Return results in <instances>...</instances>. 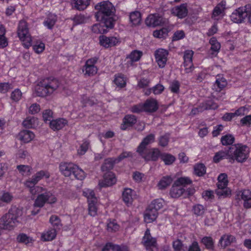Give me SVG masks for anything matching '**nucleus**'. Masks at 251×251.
<instances>
[{
  "label": "nucleus",
  "mask_w": 251,
  "mask_h": 251,
  "mask_svg": "<svg viewBox=\"0 0 251 251\" xmlns=\"http://www.w3.org/2000/svg\"><path fill=\"white\" fill-rule=\"evenodd\" d=\"M22 211L16 206L11 207L8 213L0 218V229L12 230L20 223Z\"/></svg>",
  "instance_id": "obj_1"
},
{
  "label": "nucleus",
  "mask_w": 251,
  "mask_h": 251,
  "mask_svg": "<svg viewBox=\"0 0 251 251\" xmlns=\"http://www.w3.org/2000/svg\"><path fill=\"white\" fill-rule=\"evenodd\" d=\"M60 86L59 81L56 78L48 77L40 81L35 87L37 96L46 97L51 95Z\"/></svg>",
  "instance_id": "obj_2"
},
{
  "label": "nucleus",
  "mask_w": 251,
  "mask_h": 251,
  "mask_svg": "<svg viewBox=\"0 0 251 251\" xmlns=\"http://www.w3.org/2000/svg\"><path fill=\"white\" fill-rule=\"evenodd\" d=\"M30 192L32 195H38L34 201V207L41 208L46 202L53 204L57 201L56 197L45 188L36 186L33 189H31Z\"/></svg>",
  "instance_id": "obj_3"
},
{
  "label": "nucleus",
  "mask_w": 251,
  "mask_h": 251,
  "mask_svg": "<svg viewBox=\"0 0 251 251\" xmlns=\"http://www.w3.org/2000/svg\"><path fill=\"white\" fill-rule=\"evenodd\" d=\"M249 148L246 145L242 144H236L229 147V153L231 160H236L238 162H243L249 157Z\"/></svg>",
  "instance_id": "obj_4"
},
{
  "label": "nucleus",
  "mask_w": 251,
  "mask_h": 251,
  "mask_svg": "<svg viewBox=\"0 0 251 251\" xmlns=\"http://www.w3.org/2000/svg\"><path fill=\"white\" fill-rule=\"evenodd\" d=\"M230 17L231 20L235 23H241L248 17L249 21L251 23V4H247L244 7L236 9Z\"/></svg>",
  "instance_id": "obj_5"
},
{
  "label": "nucleus",
  "mask_w": 251,
  "mask_h": 251,
  "mask_svg": "<svg viewBox=\"0 0 251 251\" xmlns=\"http://www.w3.org/2000/svg\"><path fill=\"white\" fill-rule=\"evenodd\" d=\"M98 10L95 14L97 21H101L105 16H110L113 13V6L108 1H103L95 6Z\"/></svg>",
  "instance_id": "obj_6"
},
{
  "label": "nucleus",
  "mask_w": 251,
  "mask_h": 251,
  "mask_svg": "<svg viewBox=\"0 0 251 251\" xmlns=\"http://www.w3.org/2000/svg\"><path fill=\"white\" fill-rule=\"evenodd\" d=\"M17 33L18 37L25 48H28L31 46V36L29 32L26 22L21 21L19 22Z\"/></svg>",
  "instance_id": "obj_7"
},
{
  "label": "nucleus",
  "mask_w": 251,
  "mask_h": 251,
  "mask_svg": "<svg viewBox=\"0 0 251 251\" xmlns=\"http://www.w3.org/2000/svg\"><path fill=\"white\" fill-rule=\"evenodd\" d=\"M98 60L97 58H92L87 60L85 63L82 71L85 75L91 76L97 74L98 69L95 64Z\"/></svg>",
  "instance_id": "obj_8"
},
{
  "label": "nucleus",
  "mask_w": 251,
  "mask_h": 251,
  "mask_svg": "<svg viewBox=\"0 0 251 251\" xmlns=\"http://www.w3.org/2000/svg\"><path fill=\"white\" fill-rule=\"evenodd\" d=\"M142 242L147 251H153V249L156 247V239L151 237L149 229L145 231Z\"/></svg>",
  "instance_id": "obj_9"
},
{
  "label": "nucleus",
  "mask_w": 251,
  "mask_h": 251,
  "mask_svg": "<svg viewBox=\"0 0 251 251\" xmlns=\"http://www.w3.org/2000/svg\"><path fill=\"white\" fill-rule=\"evenodd\" d=\"M168 53L167 50L163 49H159L155 51V61L160 68H163L165 66Z\"/></svg>",
  "instance_id": "obj_10"
},
{
  "label": "nucleus",
  "mask_w": 251,
  "mask_h": 251,
  "mask_svg": "<svg viewBox=\"0 0 251 251\" xmlns=\"http://www.w3.org/2000/svg\"><path fill=\"white\" fill-rule=\"evenodd\" d=\"M236 199H241L244 201L243 206L245 208H251V191L250 190L245 189L239 191Z\"/></svg>",
  "instance_id": "obj_11"
},
{
  "label": "nucleus",
  "mask_w": 251,
  "mask_h": 251,
  "mask_svg": "<svg viewBox=\"0 0 251 251\" xmlns=\"http://www.w3.org/2000/svg\"><path fill=\"white\" fill-rule=\"evenodd\" d=\"M194 52L192 50H187L184 53V66L185 67V72L186 73H191L194 69L192 62V58Z\"/></svg>",
  "instance_id": "obj_12"
},
{
  "label": "nucleus",
  "mask_w": 251,
  "mask_h": 251,
  "mask_svg": "<svg viewBox=\"0 0 251 251\" xmlns=\"http://www.w3.org/2000/svg\"><path fill=\"white\" fill-rule=\"evenodd\" d=\"M171 12L172 14L179 19L186 17L188 13L187 4L184 3L174 7L171 9Z\"/></svg>",
  "instance_id": "obj_13"
},
{
  "label": "nucleus",
  "mask_w": 251,
  "mask_h": 251,
  "mask_svg": "<svg viewBox=\"0 0 251 251\" xmlns=\"http://www.w3.org/2000/svg\"><path fill=\"white\" fill-rule=\"evenodd\" d=\"M99 39L100 45L106 48L116 46L120 43L119 39L113 36L107 37L101 35L100 36Z\"/></svg>",
  "instance_id": "obj_14"
},
{
  "label": "nucleus",
  "mask_w": 251,
  "mask_h": 251,
  "mask_svg": "<svg viewBox=\"0 0 251 251\" xmlns=\"http://www.w3.org/2000/svg\"><path fill=\"white\" fill-rule=\"evenodd\" d=\"M141 156L146 161H156L161 154L157 149H153L151 151L148 150L143 152H139Z\"/></svg>",
  "instance_id": "obj_15"
},
{
  "label": "nucleus",
  "mask_w": 251,
  "mask_h": 251,
  "mask_svg": "<svg viewBox=\"0 0 251 251\" xmlns=\"http://www.w3.org/2000/svg\"><path fill=\"white\" fill-rule=\"evenodd\" d=\"M146 24L149 26L155 27L163 24L162 17L156 15H150L146 19Z\"/></svg>",
  "instance_id": "obj_16"
},
{
  "label": "nucleus",
  "mask_w": 251,
  "mask_h": 251,
  "mask_svg": "<svg viewBox=\"0 0 251 251\" xmlns=\"http://www.w3.org/2000/svg\"><path fill=\"white\" fill-rule=\"evenodd\" d=\"M116 182V179L114 174L111 172L105 174L103 176V179L99 183L100 187L110 186Z\"/></svg>",
  "instance_id": "obj_17"
},
{
  "label": "nucleus",
  "mask_w": 251,
  "mask_h": 251,
  "mask_svg": "<svg viewBox=\"0 0 251 251\" xmlns=\"http://www.w3.org/2000/svg\"><path fill=\"white\" fill-rule=\"evenodd\" d=\"M136 122L137 119L135 115L131 114L126 115L123 119L121 129L126 130L128 127L132 126Z\"/></svg>",
  "instance_id": "obj_18"
},
{
  "label": "nucleus",
  "mask_w": 251,
  "mask_h": 251,
  "mask_svg": "<svg viewBox=\"0 0 251 251\" xmlns=\"http://www.w3.org/2000/svg\"><path fill=\"white\" fill-rule=\"evenodd\" d=\"M227 85L226 79L223 76L217 75L216 81L213 84V89L215 91L220 92L223 90Z\"/></svg>",
  "instance_id": "obj_19"
},
{
  "label": "nucleus",
  "mask_w": 251,
  "mask_h": 251,
  "mask_svg": "<svg viewBox=\"0 0 251 251\" xmlns=\"http://www.w3.org/2000/svg\"><path fill=\"white\" fill-rule=\"evenodd\" d=\"M155 140V135L153 134H150L144 138L137 149L138 152H143L148 150L146 146L153 142Z\"/></svg>",
  "instance_id": "obj_20"
},
{
  "label": "nucleus",
  "mask_w": 251,
  "mask_h": 251,
  "mask_svg": "<svg viewBox=\"0 0 251 251\" xmlns=\"http://www.w3.org/2000/svg\"><path fill=\"white\" fill-rule=\"evenodd\" d=\"M158 216V212L149 205L144 214V220L147 223L154 221Z\"/></svg>",
  "instance_id": "obj_21"
},
{
  "label": "nucleus",
  "mask_w": 251,
  "mask_h": 251,
  "mask_svg": "<svg viewBox=\"0 0 251 251\" xmlns=\"http://www.w3.org/2000/svg\"><path fill=\"white\" fill-rule=\"evenodd\" d=\"M145 112H153L158 109V103L157 101L153 99H148L143 103Z\"/></svg>",
  "instance_id": "obj_22"
},
{
  "label": "nucleus",
  "mask_w": 251,
  "mask_h": 251,
  "mask_svg": "<svg viewBox=\"0 0 251 251\" xmlns=\"http://www.w3.org/2000/svg\"><path fill=\"white\" fill-rule=\"evenodd\" d=\"M75 165L72 163H63L60 165L59 169L65 176H70L73 174Z\"/></svg>",
  "instance_id": "obj_23"
},
{
  "label": "nucleus",
  "mask_w": 251,
  "mask_h": 251,
  "mask_svg": "<svg viewBox=\"0 0 251 251\" xmlns=\"http://www.w3.org/2000/svg\"><path fill=\"white\" fill-rule=\"evenodd\" d=\"M185 192V189L183 187L177 185L174 183L170 190V194L171 197L178 198L182 195L184 196Z\"/></svg>",
  "instance_id": "obj_24"
},
{
  "label": "nucleus",
  "mask_w": 251,
  "mask_h": 251,
  "mask_svg": "<svg viewBox=\"0 0 251 251\" xmlns=\"http://www.w3.org/2000/svg\"><path fill=\"white\" fill-rule=\"evenodd\" d=\"M68 123L67 121L63 118H59L51 120L50 122V127L53 130H58L62 129Z\"/></svg>",
  "instance_id": "obj_25"
},
{
  "label": "nucleus",
  "mask_w": 251,
  "mask_h": 251,
  "mask_svg": "<svg viewBox=\"0 0 251 251\" xmlns=\"http://www.w3.org/2000/svg\"><path fill=\"white\" fill-rule=\"evenodd\" d=\"M225 158L231 160V155L229 153V148L228 149L216 152L213 157V161L215 163H218L221 160Z\"/></svg>",
  "instance_id": "obj_26"
},
{
  "label": "nucleus",
  "mask_w": 251,
  "mask_h": 251,
  "mask_svg": "<svg viewBox=\"0 0 251 251\" xmlns=\"http://www.w3.org/2000/svg\"><path fill=\"white\" fill-rule=\"evenodd\" d=\"M19 139L24 143H28L34 137V133L27 130L21 131L19 134Z\"/></svg>",
  "instance_id": "obj_27"
},
{
  "label": "nucleus",
  "mask_w": 251,
  "mask_h": 251,
  "mask_svg": "<svg viewBox=\"0 0 251 251\" xmlns=\"http://www.w3.org/2000/svg\"><path fill=\"white\" fill-rule=\"evenodd\" d=\"M235 241V238L234 236L228 234H225L221 236L219 244L223 247L225 248L229 246L232 243Z\"/></svg>",
  "instance_id": "obj_28"
},
{
  "label": "nucleus",
  "mask_w": 251,
  "mask_h": 251,
  "mask_svg": "<svg viewBox=\"0 0 251 251\" xmlns=\"http://www.w3.org/2000/svg\"><path fill=\"white\" fill-rule=\"evenodd\" d=\"M56 236V229L54 228H50L42 233L41 238L44 241H49L53 240Z\"/></svg>",
  "instance_id": "obj_29"
},
{
  "label": "nucleus",
  "mask_w": 251,
  "mask_h": 251,
  "mask_svg": "<svg viewBox=\"0 0 251 251\" xmlns=\"http://www.w3.org/2000/svg\"><path fill=\"white\" fill-rule=\"evenodd\" d=\"M132 193L133 191L130 188L125 189L123 192V200L128 206L132 203L133 201Z\"/></svg>",
  "instance_id": "obj_30"
},
{
  "label": "nucleus",
  "mask_w": 251,
  "mask_h": 251,
  "mask_svg": "<svg viewBox=\"0 0 251 251\" xmlns=\"http://www.w3.org/2000/svg\"><path fill=\"white\" fill-rule=\"evenodd\" d=\"M117 163L115 158H109L104 160V163L101 167V169L103 172L109 171L113 169L114 165Z\"/></svg>",
  "instance_id": "obj_31"
},
{
  "label": "nucleus",
  "mask_w": 251,
  "mask_h": 251,
  "mask_svg": "<svg viewBox=\"0 0 251 251\" xmlns=\"http://www.w3.org/2000/svg\"><path fill=\"white\" fill-rule=\"evenodd\" d=\"M110 249H112L113 251H129L126 246L113 245L110 243L106 244L103 248L102 251H109Z\"/></svg>",
  "instance_id": "obj_32"
},
{
  "label": "nucleus",
  "mask_w": 251,
  "mask_h": 251,
  "mask_svg": "<svg viewBox=\"0 0 251 251\" xmlns=\"http://www.w3.org/2000/svg\"><path fill=\"white\" fill-rule=\"evenodd\" d=\"M129 20L133 25H139L141 21V13L138 11L131 12L129 15Z\"/></svg>",
  "instance_id": "obj_33"
},
{
  "label": "nucleus",
  "mask_w": 251,
  "mask_h": 251,
  "mask_svg": "<svg viewBox=\"0 0 251 251\" xmlns=\"http://www.w3.org/2000/svg\"><path fill=\"white\" fill-rule=\"evenodd\" d=\"M13 198V195L8 192L3 191L0 192V199L4 205L10 203Z\"/></svg>",
  "instance_id": "obj_34"
},
{
  "label": "nucleus",
  "mask_w": 251,
  "mask_h": 251,
  "mask_svg": "<svg viewBox=\"0 0 251 251\" xmlns=\"http://www.w3.org/2000/svg\"><path fill=\"white\" fill-rule=\"evenodd\" d=\"M88 213L91 216L94 217L97 214L98 211V202L97 199L94 201L88 202Z\"/></svg>",
  "instance_id": "obj_35"
},
{
  "label": "nucleus",
  "mask_w": 251,
  "mask_h": 251,
  "mask_svg": "<svg viewBox=\"0 0 251 251\" xmlns=\"http://www.w3.org/2000/svg\"><path fill=\"white\" fill-rule=\"evenodd\" d=\"M226 2L222 1L218 3L213 11V16L216 17L224 12L226 9Z\"/></svg>",
  "instance_id": "obj_36"
},
{
  "label": "nucleus",
  "mask_w": 251,
  "mask_h": 251,
  "mask_svg": "<svg viewBox=\"0 0 251 251\" xmlns=\"http://www.w3.org/2000/svg\"><path fill=\"white\" fill-rule=\"evenodd\" d=\"M215 193L219 198H225L231 194V191L229 189L226 187H217Z\"/></svg>",
  "instance_id": "obj_37"
},
{
  "label": "nucleus",
  "mask_w": 251,
  "mask_h": 251,
  "mask_svg": "<svg viewBox=\"0 0 251 251\" xmlns=\"http://www.w3.org/2000/svg\"><path fill=\"white\" fill-rule=\"evenodd\" d=\"M142 52L137 50L132 51L127 57L126 59L129 60L131 64L133 62L138 61L142 56Z\"/></svg>",
  "instance_id": "obj_38"
},
{
  "label": "nucleus",
  "mask_w": 251,
  "mask_h": 251,
  "mask_svg": "<svg viewBox=\"0 0 251 251\" xmlns=\"http://www.w3.org/2000/svg\"><path fill=\"white\" fill-rule=\"evenodd\" d=\"M206 167L202 163H197L194 167V173L198 176H202L206 173Z\"/></svg>",
  "instance_id": "obj_39"
},
{
  "label": "nucleus",
  "mask_w": 251,
  "mask_h": 251,
  "mask_svg": "<svg viewBox=\"0 0 251 251\" xmlns=\"http://www.w3.org/2000/svg\"><path fill=\"white\" fill-rule=\"evenodd\" d=\"M209 44L211 45L210 50L212 51V53L213 54L215 53H217L221 48V44L218 42L215 37H212L209 40Z\"/></svg>",
  "instance_id": "obj_40"
},
{
  "label": "nucleus",
  "mask_w": 251,
  "mask_h": 251,
  "mask_svg": "<svg viewBox=\"0 0 251 251\" xmlns=\"http://www.w3.org/2000/svg\"><path fill=\"white\" fill-rule=\"evenodd\" d=\"M56 22V17L53 14H50L44 21V25L49 29H52Z\"/></svg>",
  "instance_id": "obj_41"
},
{
  "label": "nucleus",
  "mask_w": 251,
  "mask_h": 251,
  "mask_svg": "<svg viewBox=\"0 0 251 251\" xmlns=\"http://www.w3.org/2000/svg\"><path fill=\"white\" fill-rule=\"evenodd\" d=\"M37 121L35 117H27L23 122V125L26 128H34L37 125Z\"/></svg>",
  "instance_id": "obj_42"
},
{
  "label": "nucleus",
  "mask_w": 251,
  "mask_h": 251,
  "mask_svg": "<svg viewBox=\"0 0 251 251\" xmlns=\"http://www.w3.org/2000/svg\"><path fill=\"white\" fill-rule=\"evenodd\" d=\"M161 159L166 165L172 164L176 160V157L173 155L167 153H163L160 155Z\"/></svg>",
  "instance_id": "obj_43"
},
{
  "label": "nucleus",
  "mask_w": 251,
  "mask_h": 251,
  "mask_svg": "<svg viewBox=\"0 0 251 251\" xmlns=\"http://www.w3.org/2000/svg\"><path fill=\"white\" fill-rule=\"evenodd\" d=\"M50 223L51 224L52 226L54 227L53 228L60 229L62 226V224L61 222V220L58 216L53 215L51 216L50 218Z\"/></svg>",
  "instance_id": "obj_44"
},
{
  "label": "nucleus",
  "mask_w": 251,
  "mask_h": 251,
  "mask_svg": "<svg viewBox=\"0 0 251 251\" xmlns=\"http://www.w3.org/2000/svg\"><path fill=\"white\" fill-rule=\"evenodd\" d=\"M90 0H74V6L78 10H83L89 4Z\"/></svg>",
  "instance_id": "obj_45"
},
{
  "label": "nucleus",
  "mask_w": 251,
  "mask_h": 251,
  "mask_svg": "<svg viewBox=\"0 0 251 251\" xmlns=\"http://www.w3.org/2000/svg\"><path fill=\"white\" fill-rule=\"evenodd\" d=\"M173 179L170 176H165L159 181L158 186L160 189H163L169 186L172 183Z\"/></svg>",
  "instance_id": "obj_46"
},
{
  "label": "nucleus",
  "mask_w": 251,
  "mask_h": 251,
  "mask_svg": "<svg viewBox=\"0 0 251 251\" xmlns=\"http://www.w3.org/2000/svg\"><path fill=\"white\" fill-rule=\"evenodd\" d=\"M201 242L207 249L210 250H214V241L211 237H203L201 239Z\"/></svg>",
  "instance_id": "obj_47"
},
{
  "label": "nucleus",
  "mask_w": 251,
  "mask_h": 251,
  "mask_svg": "<svg viewBox=\"0 0 251 251\" xmlns=\"http://www.w3.org/2000/svg\"><path fill=\"white\" fill-rule=\"evenodd\" d=\"M235 141L234 136L231 134H226L223 136L221 138V142L224 146L232 145Z\"/></svg>",
  "instance_id": "obj_48"
},
{
  "label": "nucleus",
  "mask_w": 251,
  "mask_h": 251,
  "mask_svg": "<svg viewBox=\"0 0 251 251\" xmlns=\"http://www.w3.org/2000/svg\"><path fill=\"white\" fill-rule=\"evenodd\" d=\"M115 84L120 87H124L126 85V80L124 75L121 74L115 75V78L114 80Z\"/></svg>",
  "instance_id": "obj_49"
},
{
  "label": "nucleus",
  "mask_w": 251,
  "mask_h": 251,
  "mask_svg": "<svg viewBox=\"0 0 251 251\" xmlns=\"http://www.w3.org/2000/svg\"><path fill=\"white\" fill-rule=\"evenodd\" d=\"M72 174L75 178L78 180H83L85 177L84 172L76 165L75 166Z\"/></svg>",
  "instance_id": "obj_50"
},
{
  "label": "nucleus",
  "mask_w": 251,
  "mask_h": 251,
  "mask_svg": "<svg viewBox=\"0 0 251 251\" xmlns=\"http://www.w3.org/2000/svg\"><path fill=\"white\" fill-rule=\"evenodd\" d=\"M17 169L23 176H29L32 168L28 165H20L17 166Z\"/></svg>",
  "instance_id": "obj_51"
},
{
  "label": "nucleus",
  "mask_w": 251,
  "mask_h": 251,
  "mask_svg": "<svg viewBox=\"0 0 251 251\" xmlns=\"http://www.w3.org/2000/svg\"><path fill=\"white\" fill-rule=\"evenodd\" d=\"M176 185L182 187H185L192 183V180L188 177H180L175 182Z\"/></svg>",
  "instance_id": "obj_52"
},
{
  "label": "nucleus",
  "mask_w": 251,
  "mask_h": 251,
  "mask_svg": "<svg viewBox=\"0 0 251 251\" xmlns=\"http://www.w3.org/2000/svg\"><path fill=\"white\" fill-rule=\"evenodd\" d=\"M164 201L162 199H158L153 200L149 205L150 207L158 211L163 206Z\"/></svg>",
  "instance_id": "obj_53"
},
{
  "label": "nucleus",
  "mask_w": 251,
  "mask_h": 251,
  "mask_svg": "<svg viewBox=\"0 0 251 251\" xmlns=\"http://www.w3.org/2000/svg\"><path fill=\"white\" fill-rule=\"evenodd\" d=\"M217 187H226L227 186V176L225 173L221 174L218 177Z\"/></svg>",
  "instance_id": "obj_54"
},
{
  "label": "nucleus",
  "mask_w": 251,
  "mask_h": 251,
  "mask_svg": "<svg viewBox=\"0 0 251 251\" xmlns=\"http://www.w3.org/2000/svg\"><path fill=\"white\" fill-rule=\"evenodd\" d=\"M105 28H112L114 26V23L112 18L110 16H105L103 20L100 21Z\"/></svg>",
  "instance_id": "obj_55"
},
{
  "label": "nucleus",
  "mask_w": 251,
  "mask_h": 251,
  "mask_svg": "<svg viewBox=\"0 0 251 251\" xmlns=\"http://www.w3.org/2000/svg\"><path fill=\"white\" fill-rule=\"evenodd\" d=\"M170 137V134L169 133H165L161 135L158 138L159 145L163 147H166L168 144Z\"/></svg>",
  "instance_id": "obj_56"
},
{
  "label": "nucleus",
  "mask_w": 251,
  "mask_h": 251,
  "mask_svg": "<svg viewBox=\"0 0 251 251\" xmlns=\"http://www.w3.org/2000/svg\"><path fill=\"white\" fill-rule=\"evenodd\" d=\"M33 176L34 177V179L37 181V182H38L44 177L49 178L50 176V174L48 171L41 170L37 172Z\"/></svg>",
  "instance_id": "obj_57"
},
{
  "label": "nucleus",
  "mask_w": 251,
  "mask_h": 251,
  "mask_svg": "<svg viewBox=\"0 0 251 251\" xmlns=\"http://www.w3.org/2000/svg\"><path fill=\"white\" fill-rule=\"evenodd\" d=\"M92 31L96 34H102L107 32V30L103 27L101 23L94 25L92 26Z\"/></svg>",
  "instance_id": "obj_58"
},
{
  "label": "nucleus",
  "mask_w": 251,
  "mask_h": 251,
  "mask_svg": "<svg viewBox=\"0 0 251 251\" xmlns=\"http://www.w3.org/2000/svg\"><path fill=\"white\" fill-rule=\"evenodd\" d=\"M173 247L175 251H187V247L184 246L182 242L179 239L173 242Z\"/></svg>",
  "instance_id": "obj_59"
},
{
  "label": "nucleus",
  "mask_w": 251,
  "mask_h": 251,
  "mask_svg": "<svg viewBox=\"0 0 251 251\" xmlns=\"http://www.w3.org/2000/svg\"><path fill=\"white\" fill-rule=\"evenodd\" d=\"M83 195L84 197L87 198L88 202L94 201L95 199H97L95 197V194L93 190L89 189H85L83 191Z\"/></svg>",
  "instance_id": "obj_60"
},
{
  "label": "nucleus",
  "mask_w": 251,
  "mask_h": 251,
  "mask_svg": "<svg viewBox=\"0 0 251 251\" xmlns=\"http://www.w3.org/2000/svg\"><path fill=\"white\" fill-rule=\"evenodd\" d=\"M129 110L130 112L134 113H140L142 112H145L144 104L143 103H140L133 105L129 108Z\"/></svg>",
  "instance_id": "obj_61"
},
{
  "label": "nucleus",
  "mask_w": 251,
  "mask_h": 251,
  "mask_svg": "<svg viewBox=\"0 0 251 251\" xmlns=\"http://www.w3.org/2000/svg\"><path fill=\"white\" fill-rule=\"evenodd\" d=\"M88 20V18L83 15H75L73 19L75 25L84 24Z\"/></svg>",
  "instance_id": "obj_62"
},
{
  "label": "nucleus",
  "mask_w": 251,
  "mask_h": 251,
  "mask_svg": "<svg viewBox=\"0 0 251 251\" xmlns=\"http://www.w3.org/2000/svg\"><path fill=\"white\" fill-rule=\"evenodd\" d=\"M168 30L166 28H162L160 30H156L153 33L154 37L158 38H162L166 37L168 34Z\"/></svg>",
  "instance_id": "obj_63"
},
{
  "label": "nucleus",
  "mask_w": 251,
  "mask_h": 251,
  "mask_svg": "<svg viewBox=\"0 0 251 251\" xmlns=\"http://www.w3.org/2000/svg\"><path fill=\"white\" fill-rule=\"evenodd\" d=\"M180 86L179 82L175 80L170 83L169 88L172 93L177 94L179 92Z\"/></svg>",
  "instance_id": "obj_64"
}]
</instances>
